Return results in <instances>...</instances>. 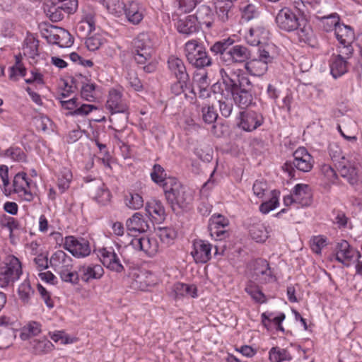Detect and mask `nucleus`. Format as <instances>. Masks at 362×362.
Masks as SVG:
<instances>
[{
	"label": "nucleus",
	"mask_w": 362,
	"mask_h": 362,
	"mask_svg": "<svg viewBox=\"0 0 362 362\" xmlns=\"http://www.w3.org/2000/svg\"><path fill=\"white\" fill-rule=\"evenodd\" d=\"M214 55H219L226 65L246 63L252 57L251 50L243 45H235L234 40L228 37L216 42L210 47Z\"/></svg>",
	"instance_id": "obj_1"
},
{
	"label": "nucleus",
	"mask_w": 362,
	"mask_h": 362,
	"mask_svg": "<svg viewBox=\"0 0 362 362\" xmlns=\"http://www.w3.org/2000/svg\"><path fill=\"white\" fill-rule=\"evenodd\" d=\"M164 193L168 203L173 211L177 209H186L193 202V192L184 187L175 178H170L164 184Z\"/></svg>",
	"instance_id": "obj_2"
},
{
	"label": "nucleus",
	"mask_w": 362,
	"mask_h": 362,
	"mask_svg": "<svg viewBox=\"0 0 362 362\" xmlns=\"http://www.w3.org/2000/svg\"><path fill=\"white\" fill-rule=\"evenodd\" d=\"M154 54L152 42L146 33L139 34L134 40V57L138 64L144 65L143 69L146 73L153 72L156 64L153 61Z\"/></svg>",
	"instance_id": "obj_3"
},
{
	"label": "nucleus",
	"mask_w": 362,
	"mask_h": 362,
	"mask_svg": "<svg viewBox=\"0 0 362 362\" xmlns=\"http://www.w3.org/2000/svg\"><path fill=\"white\" fill-rule=\"evenodd\" d=\"M184 52L188 62L196 68L202 69L212 64L211 58L198 40L187 41L185 45Z\"/></svg>",
	"instance_id": "obj_4"
},
{
	"label": "nucleus",
	"mask_w": 362,
	"mask_h": 362,
	"mask_svg": "<svg viewBox=\"0 0 362 362\" xmlns=\"http://www.w3.org/2000/svg\"><path fill=\"white\" fill-rule=\"evenodd\" d=\"M22 274L20 260L13 255H8L0 267V287L6 288L13 285Z\"/></svg>",
	"instance_id": "obj_5"
},
{
	"label": "nucleus",
	"mask_w": 362,
	"mask_h": 362,
	"mask_svg": "<svg viewBox=\"0 0 362 362\" xmlns=\"http://www.w3.org/2000/svg\"><path fill=\"white\" fill-rule=\"evenodd\" d=\"M293 160L286 161L283 166L291 177L294 176V168L305 173L312 170L314 160L305 148L299 147L293 152Z\"/></svg>",
	"instance_id": "obj_6"
},
{
	"label": "nucleus",
	"mask_w": 362,
	"mask_h": 362,
	"mask_svg": "<svg viewBox=\"0 0 362 362\" xmlns=\"http://www.w3.org/2000/svg\"><path fill=\"white\" fill-rule=\"evenodd\" d=\"M221 79L213 85L214 93H219L221 97H231L239 87V77L244 75L236 74L235 72L228 73L225 69L219 71Z\"/></svg>",
	"instance_id": "obj_7"
},
{
	"label": "nucleus",
	"mask_w": 362,
	"mask_h": 362,
	"mask_svg": "<svg viewBox=\"0 0 362 362\" xmlns=\"http://www.w3.org/2000/svg\"><path fill=\"white\" fill-rule=\"evenodd\" d=\"M257 58L247 60L245 69L252 76H263L268 69V64L273 62L274 57L265 49H259Z\"/></svg>",
	"instance_id": "obj_8"
},
{
	"label": "nucleus",
	"mask_w": 362,
	"mask_h": 362,
	"mask_svg": "<svg viewBox=\"0 0 362 362\" xmlns=\"http://www.w3.org/2000/svg\"><path fill=\"white\" fill-rule=\"evenodd\" d=\"M238 86L231 98L239 107L245 109L252 104L253 100L252 84L248 77L240 76Z\"/></svg>",
	"instance_id": "obj_9"
},
{
	"label": "nucleus",
	"mask_w": 362,
	"mask_h": 362,
	"mask_svg": "<svg viewBox=\"0 0 362 362\" xmlns=\"http://www.w3.org/2000/svg\"><path fill=\"white\" fill-rule=\"evenodd\" d=\"M78 8V0H57V2L48 9L49 17L52 21L58 22L64 17V13H74Z\"/></svg>",
	"instance_id": "obj_10"
},
{
	"label": "nucleus",
	"mask_w": 362,
	"mask_h": 362,
	"mask_svg": "<svg viewBox=\"0 0 362 362\" xmlns=\"http://www.w3.org/2000/svg\"><path fill=\"white\" fill-rule=\"evenodd\" d=\"M64 248L78 258L88 256L91 250L87 240L74 236H66L64 238Z\"/></svg>",
	"instance_id": "obj_11"
},
{
	"label": "nucleus",
	"mask_w": 362,
	"mask_h": 362,
	"mask_svg": "<svg viewBox=\"0 0 362 362\" xmlns=\"http://www.w3.org/2000/svg\"><path fill=\"white\" fill-rule=\"evenodd\" d=\"M276 23L278 28L286 32H292L296 30L300 25L299 18L289 8L281 9L276 16Z\"/></svg>",
	"instance_id": "obj_12"
},
{
	"label": "nucleus",
	"mask_w": 362,
	"mask_h": 362,
	"mask_svg": "<svg viewBox=\"0 0 362 362\" xmlns=\"http://www.w3.org/2000/svg\"><path fill=\"white\" fill-rule=\"evenodd\" d=\"M47 32L45 37L49 44L57 45L60 47H69L74 42L71 34L64 28L53 27Z\"/></svg>",
	"instance_id": "obj_13"
},
{
	"label": "nucleus",
	"mask_w": 362,
	"mask_h": 362,
	"mask_svg": "<svg viewBox=\"0 0 362 362\" xmlns=\"http://www.w3.org/2000/svg\"><path fill=\"white\" fill-rule=\"evenodd\" d=\"M100 261L108 269L120 273L124 267L120 262L117 254L112 247H104L99 250Z\"/></svg>",
	"instance_id": "obj_14"
},
{
	"label": "nucleus",
	"mask_w": 362,
	"mask_h": 362,
	"mask_svg": "<svg viewBox=\"0 0 362 362\" xmlns=\"http://www.w3.org/2000/svg\"><path fill=\"white\" fill-rule=\"evenodd\" d=\"M358 163L344 157L338 163V170L341 177L346 178L351 185L358 180Z\"/></svg>",
	"instance_id": "obj_15"
},
{
	"label": "nucleus",
	"mask_w": 362,
	"mask_h": 362,
	"mask_svg": "<svg viewBox=\"0 0 362 362\" xmlns=\"http://www.w3.org/2000/svg\"><path fill=\"white\" fill-rule=\"evenodd\" d=\"M240 128L246 132H252L261 126L263 123L262 115L253 111L240 112Z\"/></svg>",
	"instance_id": "obj_16"
},
{
	"label": "nucleus",
	"mask_w": 362,
	"mask_h": 362,
	"mask_svg": "<svg viewBox=\"0 0 362 362\" xmlns=\"http://www.w3.org/2000/svg\"><path fill=\"white\" fill-rule=\"evenodd\" d=\"M130 245L139 251H143L148 256H153L158 251V244L156 238L148 236L133 238Z\"/></svg>",
	"instance_id": "obj_17"
},
{
	"label": "nucleus",
	"mask_w": 362,
	"mask_h": 362,
	"mask_svg": "<svg viewBox=\"0 0 362 362\" xmlns=\"http://www.w3.org/2000/svg\"><path fill=\"white\" fill-rule=\"evenodd\" d=\"M337 252L335 259L348 267L353 260L356 250L352 247L346 240H341L338 243L336 247Z\"/></svg>",
	"instance_id": "obj_18"
},
{
	"label": "nucleus",
	"mask_w": 362,
	"mask_h": 362,
	"mask_svg": "<svg viewBox=\"0 0 362 362\" xmlns=\"http://www.w3.org/2000/svg\"><path fill=\"white\" fill-rule=\"evenodd\" d=\"M72 258L62 250L56 251L49 260L51 267L58 274L66 269H72Z\"/></svg>",
	"instance_id": "obj_19"
},
{
	"label": "nucleus",
	"mask_w": 362,
	"mask_h": 362,
	"mask_svg": "<svg viewBox=\"0 0 362 362\" xmlns=\"http://www.w3.org/2000/svg\"><path fill=\"white\" fill-rule=\"evenodd\" d=\"M90 194L99 204H106L110 200L111 194L105 184L100 180H94L89 186Z\"/></svg>",
	"instance_id": "obj_20"
},
{
	"label": "nucleus",
	"mask_w": 362,
	"mask_h": 362,
	"mask_svg": "<svg viewBox=\"0 0 362 362\" xmlns=\"http://www.w3.org/2000/svg\"><path fill=\"white\" fill-rule=\"evenodd\" d=\"M127 230L132 235L136 233H144L149 228L148 221L144 218L141 213H135L126 221Z\"/></svg>",
	"instance_id": "obj_21"
},
{
	"label": "nucleus",
	"mask_w": 362,
	"mask_h": 362,
	"mask_svg": "<svg viewBox=\"0 0 362 362\" xmlns=\"http://www.w3.org/2000/svg\"><path fill=\"white\" fill-rule=\"evenodd\" d=\"M194 250L191 252L196 262L206 263L211 259V245L202 240L194 242Z\"/></svg>",
	"instance_id": "obj_22"
},
{
	"label": "nucleus",
	"mask_w": 362,
	"mask_h": 362,
	"mask_svg": "<svg viewBox=\"0 0 362 362\" xmlns=\"http://www.w3.org/2000/svg\"><path fill=\"white\" fill-rule=\"evenodd\" d=\"M106 107L114 113H124L127 110V105L122 98V94L117 90H111L109 93Z\"/></svg>",
	"instance_id": "obj_23"
},
{
	"label": "nucleus",
	"mask_w": 362,
	"mask_h": 362,
	"mask_svg": "<svg viewBox=\"0 0 362 362\" xmlns=\"http://www.w3.org/2000/svg\"><path fill=\"white\" fill-rule=\"evenodd\" d=\"M292 193L296 199V204L301 207L308 206L311 204L312 194L308 185L297 184Z\"/></svg>",
	"instance_id": "obj_24"
},
{
	"label": "nucleus",
	"mask_w": 362,
	"mask_h": 362,
	"mask_svg": "<svg viewBox=\"0 0 362 362\" xmlns=\"http://www.w3.org/2000/svg\"><path fill=\"white\" fill-rule=\"evenodd\" d=\"M80 278L85 282L91 279H99L104 274V269L100 264H85L78 268Z\"/></svg>",
	"instance_id": "obj_25"
},
{
	"label": "nucleus",
	"mask_w": 362,
	"mask_h": 362,
	"mask_svg": "<svg viewBox=\"0 0 362 362\" xmlns=\"http://www.w3.org/2000/svg\"><path fill=\"white\" fill-rule=\"evenodd\" d=\"M145 209L156 223H161L165 219V207L160 200L151 199L146 202Z\"/></svg>",
	"instance_id": "obj_26"
},
{
	"label": "nucleus",
	"mask_w": 362,
	"mask_h": 362,
	"mask_svg": "<svg viewBox=\"0 0 362 362\" xmlns=\"http://www.w3.org/2000/svg\"><path fill=\"white\" fill-rule=\"evenodd\" d=\"M176 27L180 33L185 35L195 33L199 28L196 22V18L193 15H189L180 18L176 23Z\"/></svg>",
	"instance_id": "obj_27"
},
{
	"label": "nucleus",
	"mask_w": 362,
	"mask_h": 362,
	"mask_svg": "<svg viewBox=\"0 0 362 362\" xmlns=\"http://www.w3.org/2000/svg\"><path fill=\"white\" fill-rule=\"evenodd\" d=\"M330 71L335 78L344 75L348 70V62L341 54H332L329 60Z\"/></svg>",
	"instance_id": "obj_28"
},
{
	"label": "nucleus",
	"mask_w": 362,
	"mask_h": 362,
	"mask_svg": "<svg viewBox=\"0 0 362 362\" xmlns=\"http://www.w3.org/2000/svg\"><path fill=\"white\" fill-rule=\"evenodd\" d=\"M168 68L175 78H186L189 77L184 62L179 57L171 55L168 59Z\"/></svg>",
	"instance_id": "obj_29"
},
{
	"label": "nucleus",
	"mask_w": 362,
	"mask_h": 362,
	"mask_svg": "<svg viewBox=\"0 0 362 362\" xmlns=\"http://www.w3.org/2000/svg\"><path fill=\"white\" fill-rule=\"evenodd\" d=\"M123 12L127 21L134 25L139 24L144 18L141 8L137 2L134 1L124 4Z\"/></svg>",
	"instance_id": "obj_30"
},
{
	"label": "nucleus",
	"mask_w": 362,
	"mask_h": 362,
	"mask_svg": "<svg viewBox=\"0 0 362 362\" xmlns=\"http://www.w3.org/2000/svg\"><path fill=\"white\" fill-rule=\"evenodd\" d=\"M194 18L197 24L210 28L214 21V13L210 6L203 4L198 8Z\"/></svg>",
	"instance_id": "obj_31"
},
{
	"label": "nucleus",
	"mask_w": 362,
	"mask_h": 362,
	"mask_svg": "<svg viewBox=\"0 0 362 362\" xmlns=\"http://www.w3.org/2000/svg\"><path fill=\"white\" fill-rule=\"evenodd\" d=\"M268 35L269 31L264 27H252L245 35V40L249 45L257 46L261 44L262 41L266 40L268 38Z\"/></svg>",
	"instance_id": "obj_32"
},
{
	"label": "nucleus",
	"mask_w": 362,
	"mask_h": 362,
	"mask_svg": "<svg viewBox=\"0 0 362 362\" xmlns=\"http://www.w3.org/2000/svg\"><path fill=\"white\" fill-rule=\"evenodd\" d=\"M173 292L175 298L178 299L182 297H192L195 298L197 296V288L195 285H189L184 283H176L173 286Z\"/></svg>",
	"instance_id": "obj_33"
},
{
	"label": "nucleus",
	"mask_w": 362,
	"mask_h": 362,
	"mask_svg": "<svg viewBox=\"0 0 362 362\" xmlns=\"http://www.w3.org/2000/svg\"><path fill=\"white\" fill-rule=\"evenodd\" d=\"M334 35L341 45L351 44L354 40V32L350 26L339 24Z\"/></svg>",
	"instance_id": "obj_34"
},
{
	"label": "nucleus",
	"mask_w": 362,
	"mask_h": 362,
	"mask_svg": "<svg viewBox=\"0 0 362 362\" xmlns=\"http://www.w3.org/2000/svg\"><path fill=\"white\" fill-rule=\"evenodd\" d=\"M131 287L134 290H146L152 284L146 272H134L132 276Z\"/></svg>",
	"instance_id": "obj_35"
},
{
	"label": "nucleus",
	"mask_w": 362,
	"mask_h": 362,
	"mask_svg": "<svg viewBox=\"0 0 362 362\" xmlns=\"http://www.w3.org/2000/svg\"><path fill=\"white\" fill-rule=\"evenodd\" d=\"M298 41L308 45H311L313 42V32L310 25L304 20H300V25L295 30Z\"/></svg>",
	"instance_id": "obj_36"
},
{
	"label": "nucleus",
	"mask_w": 362,
	"mask_h": 362,
	"mask_svg": "<svg viewBox=\"0 0 362 362\" xmlns=\"http://www.w3.org/2000/svg\"><path fill=\"white\" fill-rule=\"evenodd\" d=\"M249 233L251 238L257 243L264 242L269 236V232L264 223L257 222L249 226Z\"/></svg>",
	"instance_id": "obj_37"
},
{
	"label": "nucleus",
	"mask_w": 362,
	"mask_h": 362,
	"mask_svg": "<svg viewBox=\"0 0 362 362\" xmlns=\"http://www.w3.org/2000/svg\"><path fill=\"white\" fill-rule=\"evenodd\" d=\"M95 29V21L90 16H86L76 25V30L80 37H86Z\"/></svg>",
	"instance_id": "obj_38"
},
{
	"label": "nucleus",
	"mask_w": 362,
	"mask_h": 362,
	"mask_svg": "<svg viewBox=\"0 0 362 362\" xmlns=\"http://www.w3.org/2000/svg\"><path fill=\"white\" fill-rule=\"evenodd\" d=\"M254 271L257 276H262L265 281H269L273 279L269 264L266 259H259L256 260Z\"/></svg>",
	"instance_id": "obj_39"
},
{
	"label": "nucleus",
	"mask_w": 362,
	"mask_h": 362,
	"mask_svg": "<svg viewBox=\"0 0 362 362\" xmlns=\"http://www.w3.org/2000/svg\"><path fill=\"white\" fill-rule=\"evenodd\" d=\"M177 81L173 83L171 86V92L175 95H179L186 90H189V93L195 94L194 88L192 86L189 77L186 78H176Z\"/></svg>",
	"instance_id": "obj_40"
},
{
	"label": "nucleus",
	"mask_w": 362,
	"mask_h": 362,
	"mask_svg": "<svg viewBox=\"0 0 362 362\" xmlns=\"http://www.w3.org/2000/svg\"><path fill=\"white\" fill-rule=\"evenodd\" d=\"M30 345L35 354H46L52 350L53 346L52 342L44 337L40 339H33L30 341Z\"/></svg>",
	"instance_id": "obj_41"
},
{
	"label": "nucleus",
	"mask_w": 362,
	"mask_h": 362,
	"mask_svg": "<svg viewBox=\"0 0 362 362\" xmlns=\"http://www.w3.org/2000/svg\"><path fill=\"white\" fill-rule=\"evenodd\" d=\"M269 358L271 362H281L284 361H290L292 357L286 349L274 346L272 347L269 352Z\"/></svg>",
	"instance_id": "obj_42"
},
{
	"label": "nucleus",
	"mask_w": 362,
	"mask_h": 362,
	"mask_svg": "<svg viewBox=\"0 0 362 362\" xmlns=\"http://www.w3.org/2000/svg\"><path fill=\"white\" fill-rule=\"evenodd\" d=\"M126 206L133 210L141 209L144 206L142 197L136 192H128L124 197Z\"/></svg>",
	"instance_id": "obj_43"
},
{
	"label": "nucleus",
	"mask_w": 362,
	"mask_h": 362,
	"mask_svg": "<svg viewBox=\"0 0 362 362\" xmlns=\"http://www.w3.org/2000/svg\"><path fill=\"white\" fill-rule=\"evenodd\" d=\"M166 174L163 168L158 165L155 164L153 167V170L151 173V177L152 180L156 184L160 185L164 189V184L167 182L170 177L166 178Z\"/></svg>",
	"instance_id": "obj_44"
},
{
	"label": "nucleus",
	"mask_w": 362,
	"mask_h": 362,
	"mask_svg": "<svg viewBox=\"0 0 362 362\" xmlns=\"http://www.w3.org/2000/svg\"><path fill=\"white\" fill-rule=\"evenodd\" d=\"M30 183L25 173L16 174L13 180V191L21 193L22 190L29 187Z\"/></svg>",
	"instance_id": "obj_45"
},
{
	"label": "nucleus",
	"mask_w": 362,
	"mask_h": 362,
	"mask_svg": "<svg viewBox=\"0 0 362 362\" xmlns=\"http://www.w3.org/2000/svg\"><path fill=\"white\" fill-rule=\"evenodd\" d=\"M101 4L110 13L117 16L123 12L124 8V2L120 0H101Z\"/></svg>",
	"instance_id": "obj_46"
},
{
	"label": "nucleus",
	"mask_w": 362,
	"mask_h": 362,
	"mask_svg": "<svg viewBox=\"0 0 362 362\" xmlns=\"http://www.w3.org/2000/svg\"><path fill=\"white\" fill-rule=\"evenodd\" d=\"M320 20L324 30L327 32L332 30L335 31L336 27L339 24V17L337 13H332L329 16H322Z\"/></svg>",
	"instance_id": "obj_47"
},
{
	"label": "nucleus",
	"mask_w": 362,
	"mask_h": 362,
	"mask_svg": "<svg viewBox=\"0 0 362 362\" xmlns=\"http://www.w3.org/2000/svg\"><path fill=\"white\" fill-rule=\"evenodd\" d=\"M18 295L20 299L25 303H28L34 294V290L32 288L28 279H25L18 287Z\"/></svg>",
	"instance_id": "obj_48"
},
{
	"label": "nucleus",
	"mask_w": 362,
	"mask_h": 362,
	"mask_svg": "<svg viewBox=\"0 0 362 362\" xmlns=\"http://www.w3.org/2000/svg\"><path fill=\"white\" fill-rule=\"evenodd\" d=\"M40 325L37 322H31L25 326L21 333V338L26 340L33 336L38 334L41 332Z\"/></svg>",
	"instance_id": "obj_49"
},
{
	"label": "nucleus",
	"mask_w": 362,
	"mask_h": 362,
	"mask_svg": "<svg viewBox=\"0 0 362 362\" xmlns=\"http://www.w3.org/2000/svg\"><path fill=\"white\" fill-rule=\"evenodd\" d=\"M71 179L72 173L71 170L67 168H64L59 175L57 184L59 189L61 191V193H63L69 187Z\"/></svg>",
	"instance_id": "obj_50"
},
{
	"label": "nucleus",
	"mask_w": 362,
	"mask_h": 362,
	"mask_svg": "<svg viewBox=\"0 0 362 362\" xmlns=\"http://www.w3.org/2000/svg\"><path fill=\"white\" fill-rule=\"evenodd\" d=\"M4 156L17 162H25L26 160L25 152L22 148L18 146H11L6 150Z\"/></svg>",
	"instance_id": "obj_51"
},
{
	"label": "nucleus",
	"mask_w": 362,
	"mask_h": 362,
	"mask_svg": "<svg viewBox=\"0 0 362 362\" xmlns=\"http://www.w3.org/2000/svg\"><path fill=\"white\" fill-rule=\"evenodd\" d=\"M203 120L207 124H213L218 118V114L214 105H205L202 107Z\"/></svg>",
	"instance_id": "obj_52"
},
{
	"label": "nucleus",
	"mask_w": 362,
	"mask_h": 362,
	"mask_svg": "<svg viewBox=\"0 0 362 362\" xmlns=\"http://www.w3.org/2000/svg\"><path fill=\"white\" fill-rule=\"evenodd\" d=\"M233 101L231 97H221L218 100L220 112L223 117H228L230 115L233 107Z\"/></svg>",
	"instance_id": "obj_53"
},
{
	"label": "nucleus",
	"mask_w": 362,
	"mask_h": 362,
	"mask_svg": "<svg viewBox=\"0 0 362 362\" xmlns=\"http://www.w3.org/2000/svg\"><path fill=\"white\" fill-rule=\"evenodd\" d=\"M279 204V199L275 192H272V196L269 201L264 202L259 206V211L262 214H268L276 208Z\"/></svg>",
	"instance_id": "obj_54"
},
{
	"label": "nucleus",
	"mask_w": 362,
	"mask_h": 362,
	"mask_svg": "<svg viewBox=\"0 0 362 362\" xmlns=\"http://www.w3.org/2000/svg\"><path fill=\"white\" fill-rule=\"evenodd\" d=\"M63 281L69 282L72 284H77L79 281L80 274L72 269H66L59 274Z\"/></svg>",
	"instance_id": "obj_55"
},
{
	"label": "nucleus",
	"mask_w": 362,
	"mask_h": 362,
	"mask_svg": "<svg viewBox=\"0 0 362 362\" xmlns=\"http://www.w3.org/2000/svg\"><path fill=\"white\" fill-rule=\"evenodd\" d=\"M26 74V69L23 66L21 62L18 61L16 64L10 68L9 78L16 81L18 76H25Z\"/></svg>",
	"instance_id": "obj_56"
},
{
	"label": "nucleus",
	"mask_w": 362,
	"mask_h": 362,
	"mask_svg": "<svg viewBox=\"0 0 362 362\" xmlns=\"http://www.w3.org/2000/svg\"><path fill=\"white\" fill-rule=\"evenodd\" d=\"M12 344V331L9 328L0 330V349H6Z\"/></svg>",
	"instance_id": "obj_57"
},
{
	"label": "nucleus",
	"mask_w": 362,
	"mask_h": 362,
	"mask_svg": "<svg viewBox=\"0 0 362 362\" xmlns=\"http://www.w3.org/2000/svg\"><path fill=\"white\" fill-rule=\"evenodd\" d=\"M95 109H97V108L93 105L81 104L80 103V105L78 106L75 110L66 113V116H69V115L86 116V115H88L93 110H95Z\"/></svg>",
	"instance_id": "obj_58"
},
{
	"label": "nucleus",
	"mask_w": 362,
	"mask_h": 362,
	"mask_svg": "<svg viewBox=\"0 0 362 362\" xmlns=\"http://www.w3.org/2000/svg\"><path fill=\"white\" fill-rule=\"evenodd\" d=\"M85 44L88 50L95 51L103 45V39L100 35H94L87 37Z\"/></svg>",
	"instance_id": "obj_59"
},
{
	"label": "nucleus",
	"mask_w": 362,
	"mask_h": 362,
	"mask_svg": "<svg viewBox=\"0 0 362 362\" xmlns=\"http://www.w3.org/2000/svg\"><path fill=\"white\" fill-rule=\"evenodd\" d=\"M325 245L326 238L322 235L314 236L310 240V247L316 254H320L322 248Z\"/></svg>",
	"instance_id": "obj_60"
},
{
	"label": "nucleus",
	"mask_w": 362,
	"mask_h": 362,
	"mask_svg": "<svg viewBox=\"0 0 362 362\" xmlns=\"http://www.w3.org/2000/svg\"><path fill=\"white\" fill-rule=\"evenodd\" d=\"M25 53L30 57L34 58L38 54V41L34 38L27 40L26 44L24 47Z\"/></svg>",
	"instance_id": "obj_61"
},
{
	"label": "nucleus",
	"mask_w": 362,
	"mask_h": 362,
	"mask_svg": "<svg viewBox=\"0 0 362 362\" xmlns=\"http://www.w3.org/2000/svg\"><path fill=\"white\" fill-rule=\"evenodd\" d=\"M127 79L129 84L136 91H140L143 89V85L140 79L138 78L137 74L134 71H129L127 73Z\"/></svg>",
	"instance_id": "obj_62"
},
{
	"label": "nucleus",
	"mask_w": 362,
	"mask_h": 362,
	"mask_svg": "<svg viewBox=\"0 0 362 362\" xmlns=\"http://www.w3.org/2000/svg\"><path fill=\"white\" fill-rule=\"evenodd\" d=\"M95 85L93 83H86L83 85L81 90V98L87 101H93L95 99L93 95L95 91Z\"/></svg>",
	"instance_id": "obj_63"
},
{
	"label": "nucleus",
	"mask_w": 362,
	"mask_h": 362,
	"mask_svg": "<svg viewBox=\"0 0 362 362\" xmlns=\"http://www.w3.org/2000/svg\"><path fill=\"white\" fill-rule=\"evenodd\" d=\"M240 10L242 11V18L247 21L255 18L258 14L255 6L252 4H247L241 7Z\"/></svg>",
	"instance_id": "obj_64"
}]
</instances>
